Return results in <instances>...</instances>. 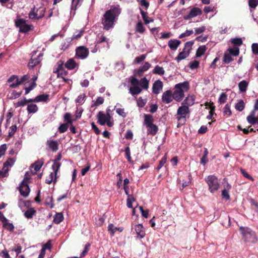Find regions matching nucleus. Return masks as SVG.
I'll return each instance as SVG.
<instances>
[{
  "label": "nucleus",
  "mask_w": 258,
  "mask_h": 258,
  "mask_svg": "<svg viewBox=\"0 0 258 258\" xmlns=\"http://www.w3.org/2000/svg\"><path fill=\"white\" fill-rule=\"evenodd\" d=\"M120 13L121 10L118 6L112 7L110 10L106 11L102 19L103 29L107 31L112 29Z\"/></svg>",
  "instance_id": "f257e3e1"
},
{
  "label": "nucleus",
  "mask_w": 258,
  "mask_h": 258,
  "mask_svg": "<svg viewBox=\"0 0 258 258\" xmlns=\"http://www.w3.org/2000/svg\"><path fill=\"white\" fill-rule=\"evenodd\" d=\"M175 90L173 92V95L174 99L179 102L183 99L184 97V93L186 92L189 89V84L187 81L177 84L174 87Z\"/></svg>",
  "instance_id": "f03ea898"
},
{
  "label": "nucleus",
  "mask_w": 258,
  "mask_h": 258,
  "mask_svg": "<svg viewBox=\"0 0 258 258\" xmlns=\"http://www.w3.org/2000/svg\"><path fill=\"white\" fill-rule=\"evenodd\" d=\"M144 123L147 128L148 134L154 136L156 134L158 131V126L153 123L154 119L152 115L144 114Z\"/></svg>",
  "instance_id": "7ed1b4c3"
},
{
  "label": "nucleus",
  "mask_w": 258,
  "mask_h": 258,
  "mask_svg": "<svg viewBox=\"0 0 258 258\" xmlns=\"http://www.w3.org/2000/svg\"><path fill=\"white\" fill-rule=\"evenodd\" d=\"M189 107L187 105H182L177 109L176 119L183 124L185 123L186 116L189 114Z\"/></svg>",
  "instance_id": "20e7f679"
},
{
  "label": "nucleus",
  "mask_w": 258,
  "mask_h": 258,
  "mask_svg": "<svg viewBox=\"0 0 258 258\" xmlns=\"http://www.w3.org/2000/svg\"><path fill=\"white\" fill-rule=\"evenodd\" d=\"M30 79V77L28 75H25L20 79L19 78L17 75H12L8 80V83H11L15 81V83H13L9 85L10 88H15L26 81H28Z\"/></svg>",
  "instance_id": "39448f33"
},
{
  "label": "nucleus",
  "mask_w": 258,
  "mask_h": 258,
  "mask_svg": "<svg viewBox=\"0 0 258 258\" xmlns=\"http://www.w3.org/2000/svg\"><path fill=\"white\" fill-rule=\"evenodd\" d=\"M209 186V189L210 192L214 193L219 189V183L218 178L213 175H209L205 178Z\"/></svg>",
  "instance_id": "423d86ee"
},
{
  "label": "nucleus",
  "mask_w": 258,
  "mask_h": 258,
  "mask_svg": "<svg viewBox=\"0 0 258 258\" xmlns=\"http://www.w3.org/2000/svg\"><path fill=\"white\" fill-rule=\"evenodd\" d=\"M130 82L132 86L129 89V92L133 96L139 94L142 92V89L139 86V81L136 77L131 76Z\"/></svg>",
  "instance_id": "0eeeda50"
},
{
  "label": "nucleus",
  "mask_w": 258,
  "mask_h": 258,
  "mask_svg": "<svg viewBox=\"0 0 258 258\" xmlns=\"http://www.w3.org/2000/svg\"><path fill=\"white\" fill-rule=\"evenodd\" d=\"M193 44L192 41H188L185 43L183 50L180 52L175 58V60L177 62H179L180 60L185 59L189 55L190 50L191 49Z\"/></svg>",
  "instance_id": "6e6552de"
},
{
  "label": "nucleus",
  "mask_w": 258,
  "mask_h": 258,
  "mask_svg": "<svg viewBox=\"0 0 258 258\" xmlns=\"http://www.w3.org/2000/svg\"><path fill=\"white\" fill-rule=\"evenodd\" d=\"M240 230L246 240L252 242H255L256 241L255 233L250 229L247 227H240Z\"/></svg>",
  "instance_id": "1a4fd4ad"
},
{
  "label": "nucleus",
  "mask_w": 258,
  "mask_h": 258,
  "mask_svg": "<svg viewBox=\"0 0 258 258\" xmlns=\"http://www.w3.org/2000/svg\"><path fill=\"white\" fill-rule=\"evenodd\" d=\"M45 12V8L44 7H40L35 10V9L32 10L29 13V17L31 19H39L43 17Z\"/></svg>",
  "instance_id": "9d476101"
},
{
  "label": "nucleus",
  "mask_w": 258,
  "mask_h": 258,
  "mask_svg": "<svg viewBox=\"0 0 258 258\" xmlns=\"http://www.w3.org/2000/svg\"><path fill=\"white\" fill-rule=\"evenodd\" d=\"M29 180V178L28 177H25L23 181L21 182L19 187V191L21 195L25 198L28 196L30 192V188L28 184Z\"/></svg>",
  "instance_id": "9b49d317"
},
{
  "label": "nucleus",
  "mask_w": 258,
  "mask_h": 258,
  "mask_svg": "<svg viewBox=\"0 0 258 258\" xmlns=\"http://www.w3.org/2000/svg\"><path fill=\"white\" fill-rule=\"evenodd\" d=\"M16 25L20 29V31L23 33H26L29 31L32 25L26 24V21L23 19H19L16 22Z\"/></svg>",
  "instance_id": "f8f14e48"
},
{
  "label": "nucleus",
  "mask_w": 258,
  "mask_h": 258,
  "mask_svg": "<svg viewBox=\"0 0 258 258\" xmlns=\"http://www.w3.org/2000/svg\"><path fill=\"white\" fill-rule=\"evenodd\" d=\"M110 110L106 111V114L99 111L97 114L98 122L101 125H104L108 119H111V116L109 113Z\"/></svg>",
  "instance_id": "ddd939ff"
},
{
  "label": "nucleus",
  "mask_w": 258,
  "mask_h": 258,
  "mask_svg": "<svg viewBox=\"0 0 258 258\" xmlns=\"http://www.w3.org/2000/svg\"><path fill=\"white\" fill-rule=\"evenodd\" d=\"M88 54V49L84 46H80L76 49V55L80 58L84 59L86 58Z\"/></svg>",
  "instance_id": "4468645a"
},
{
  "label": "nucleus",
  "mask_w": 258,
  "mask_h": 258,
  "mask_svg": "<svg viewBox=\"0 0 258 258\" xmlns=\"http://www.w3.org/2000/svg\"><path fill=\"white\" fill-rule=\"evenodd\" d=\"M173 99V94L170 90H167L162 94V100L165 103L168 104L170 103Z\"/></svg>",
  "instance_id": "2eb2a0df"
},
{
  "label": "nucleus",
  "mask_w": 258,
  "mask_h": 258,
  "mask_svg": "<svg viewBox=\"0 0 258 258\" xmlns=\"http://www.w3.org/2000/svg\"><path fill=\"white\" fill-rule=\"evenodd\" d=\"M202 14V11L198 8H194L190 11L188 15L184 17V19L188 20Z\"/></svg>",
  "instance_id": "dca6fc26"
},
{
  "label": "nucleus",
  "mask_w": 258,
  "mask_h": 258,
  "mask_svg": "<svg viewBox=\"0 0 258 258\" xmlns=\"http://www.w3.org/2000/svg\"><path fill=\"white\" fill-rule=\"evenodd\" d=\"M163 83L162 81L158 80L154 82L153 85V92L155 94H158L160 91L162 90Z\"/></svg>",
  "instance_id": "f3484780"
},
{
  "label": "nucleus",
  "mask_w": 258,
  "mask_h": 258,
  "mask_svg": "<svg viewBox=\"0 0 258 258\" xmlns=\"http://www.w3.org/2000/svg\"><path fill=\"white\" fill-rule=\"evenodd\" d=\"M43 164V161L42 160H37L31 166V172L35 174L36 172L40 170Z\"/></svg>",
  "instance_id": "a211bd4d"
},
{
  "label": "nucleus",
  "mask_w": 258,
  "mask_h": 258,
  "mask_svg": "<svg viewBox=\"0 0 258 258\" xmlns=\"http://www.w3.org/2000/svg\"><path fill=\"white\" fill-rule=\"evenodd\" d=\"M136 233L138 237L140 238H143L145 236V232L144 230V227L142 224H139L136 225L135 227Z\"/></svg>",
  "instance_id": "6ab92c4d"
},
{
  "label": "nucleus",
  "mask_w": 258,
  "mask_h": 258,
  "mask_svg": "<svg viewBox=\"0 0 258 258\" xmlns=\"http://www.w3.org/2000/svg\"><path fill=\"white\" fill-rule=\"evenodd\" d=\"M181 43L180 40L177 39H170L168 43V45L172 50H175Z\"/></svg>",
  "instance_id": "aec40b11"
},
{
  "label": "nucleus",
  "mask_w": 258,
  "mask_h": 258,
  "mask_svg": "<svg viewBox=\"0 0 258 258\" xmlns=\"http://www.w3.org/2000/svg\"><path fill=\"white\" fill-rule=\"evenodd\" d=\"M42 56V54H39L38 57L36 58H31L30 62L28 63V67L29 69L33 68L35 66L38 64L41 60V57Z\"/></svg>",
  "instance_id": "412c9836"
},
{
  "label": "nucleus",
  "mask_w": 258,
  "mask_h": 258,
  "mask_svg": "<svg viewBox=\"0 0 258 258\" xmlns=\"http://www.w3.org/2000/svg\"><path fill=\"white\" fill-rule=\"evenodd\" d=\"M151 67L150 64L148 62H146L137 71L136 74L139 76H141L144 72L147 71Z\"/></svg>",
  "instance_id": "4be33fe9"
},
{
  "label": "nucleus",
  "mask_w": 258,
  "mask_h": 258,
  "mask_svg": "<svg viewBox=\"0 0 258 258\" xmlns=\"http://www.w3.org/2000/svg\"><path fill=\"white\" fill-rule=\"evenodd\" d=\"M47 145L53 151L55 152L58 150V144L56 141L48 140L47 141Z\"/></svg>",
  "instance_id": "5701e85b"
},
{
  "label": "nucleus",
  "mask_w": 258,
  "mask_h": 258,
  "mask_svg": "<svg viewBox=\"0 0 258 258\" xmlns=\"http://www.w3.org/2000/svg\"><path fill=\"white\" fill-rule=\"evenodd\" d=\"M195 102V97L194 96H188L182 103V105H187L188 107L192 105Z\"/></svg>",
  "instance_id": "b1692460"
},
{
  "label": "nucleus",
  "mask_w": 258,
  "mask_h": 258,
  "mask_svg": "<svg viewBox=\"0 0 258 258\" xmlns=\"http://www.w3.org/2000/svg\"><path fill=\"white\" fill-rule=\"evenodd\" d=\"M60 166H61L60 163L53 162V165L52 166V169L54 172L53 174H54V182H55L56 181V178H57L56 175H57V172L58 171V170L60 168Z\"/></svg>",
  "instance_id": "393cba45"
},
{
  "label": "nucleus",
  "mask_w": 258,
  "mask_h": 258,
  "mask_svg": "<svg viewBox=\"0 0 258 258\" xmlns=\"http://www.w3.org/2000/svg\"><path fill=\"white\" fill-rule=\"evenodd\" d=\"M247 122L252 125H254L256 123V117H255V113L254 111H252L251 112L250 114L247 116L246 118Z\"/></svg>",
  "instance_id": "a878e982"
},
{
  "label": "nucleus",
  "mask_w": 258,
  "mask_h": 258,
  "mask_svg": "<svg viewBox=\"0 0 258 258\" xmlns=\"http://www.w3.org/2000/svg\"><path fill=\"white\" fill-rule=\"evenodd\" d=\"M248 85V83L245 81L243 80L240 82L238 84V87L240 92H245L247 90Z\"/></svg>",
  "instance_id": "bb28decb"
},
{
  "label": "nucleus",
  "mask_w": 258,
  "mask_h": 258,
  "mask_svg": "<svg viewBox=\"0 0 258 258\" xmlns=\"http://www.w3.org/2000/svg\"><path fill=\"white\" fill-rule=\"evenodd\" d=\"M49 95L47 94H41L38 95L34 98L36 102H46L48 100Z\"/></svg>",
  "instance_id": "cd10ccee"
},
{
  "label": "nucleus",
  "mask_w": 258,
  "mask_h": 258,
  "mask_svg": "<svg viewBox=\"0 0 258 258\" xmlns=\"http://www.w3.org/2000/svg\"><path fill=\"white\" fill-rule=\"evenodd\" d=\"M63 63L62 61H58L54 67L53 72L54 73L57 74L59 72L63 71Z\"/></svg>",
  "instance_id": "c85d7f7f"
},
{
  "label": "nucleus",
  "mask_w": 258,
  "mask_h": 258,
  "mask_svg": "<svg viewBox=\"0 0 258 258\" xmlns=\"http://www.w3.org/2000/svg\"><path fill=\"white\" fill-rule=\"evenodd\" d=\"M140 12L145 24H147L150 22H153V19L148 16L147 12H144L142 10H140Z\"/></svg>",
  "instance_id": "c756f323"
},
{
  "label": "nucleus",
  "mask_w": 258,
  "mask_h": 258,
  "mask_svg": "<svg viewBox=\"0 0 258 258\" xmlns=\"http://www.w3.org/2000/svg\"><path fill=\"white\" fill-rule=\"evenodd\" d=\"M231 188V185L229 184H227V189H224L222 191V197L223 199L229 200L230 199V196L229 195V190Z\"/></svg>",
  "instance_id": "7c9ffc66"
},
{
  "label": "nucleus",
  "mask_w": 258,
  "mask_h": 258,
  "mask_svg": "<svg viewBox=\"0 0 258 258\" xmlns=\"http://www.w3.org/2000/svg\"><path fill=\"white\" fill-rule=\"evenodd\" d=\"M27 110L29 113H34L38 111V107L35 104H30L28 105Z\"/></svg>",
  "instance_id": "2f4dec72"
},
{
  "label": "nucleus",
  "mask_w": 258,
  "mask_h": 258,
  "mask_svg": "<svg viewBox=\"0 0 258 258\" xmlns=\"http://www.w3.org/2000/svg\"><path fill=\"white\" fill-rule=\"evenodd\" d=\"M139 85L142 88L147 90L149 87V81L146 77H144L139 81Z\"/></svg>",
  "instance_id": "473e14b6"
},
{
  "label": "nucleus",
  "mask_w": 258,
  "mask_h": 258,
  "mask_svg": "<svg viewBox=\"0 0 258 258\" xmlns=\"http://www.w3.org/2000/svg\"><path fill=\"white\" fill-rule=\"evenodd\" d=\"M108 230L111 233V234L112 235H113L115 232L116 231V230H118L120 232H121L122 230H123V229L122 228H121V227H115L113 224H110L109 225H108Z\"/></svg>",
  "instance_id": "72a5a7b5"
},
{
  "label": "nucleus",
  "mask_w": 258,
  "mask_h": 258,
  "mask_svg": "<svg viewBox=\"0 0 258 258\" xmlns=\"http://www.w3.org/2000/svg\"><path fill=\"white\" fill-rule=\"evenodd\" d=\"M63 220V216L61 213L55 214L53 218V222L56 224L60 223Z\"/></svg>",
  "instance_id": "f704fd0d"
},
{
  "label": "nucleus",
  "mask_w": 258,
  "mask_h": 258,
  "mask_svg": "<svg viewBox=\"0 0 258 258\" xmlns=\"http://www.w3.org/2000/svg\"><path fill=\"white\" fill-rule=\"evenodd\" d=\"M76 66V63L75 62V61L72 59H70L67 62L65 63V67L67 68L69 70H72L74 69Z\"/></svg>",
  "instance_id": "c9c22d12"
},
{
  "label": "nucleus",
  "mask_w": 258,
  "mask_h": 258,
  "mask_svg": "<svg viewBox=\"0 0 258 258\" xmlns=\"http://www.w3.org/2000/svg\"><path fill=\"white\" fill-rule=\"evenodd\" d=\"M153 73L155 74H158L160 75H162L164 74L165 71L164 70L163 68L159 66H156L154 69L153 71Z\"/></svg>",
  "instance_id": "e433bc0d"
},
{
  "label": "nucleus",
  "mask_w": 258,
  "mask_h": 258,
  "mask_svg": "<svg viewBox=\"0 0 258 258\" xmlns=\"http://www.w3.org/2000/svg\"><path fill=\"white\" fill-rule=\"evenodd\" d=\"M3 226L5 229L10 231H13L14 229L13 224L12 223L9 222L8 220L7 222L4 223L3 224Z\"/></svg>",
  "instance_id": "4c0bfd02"
},
{
  "label": "nucleus",
  "mask_w": 258,
  "mask_h": 258,
  "mask_svg": "<svg viewBox=\"0 0 258 258\" xmlns=\"http://www.w3.org/2000/svg\"><path fill=\"white\" fill-rule=\"evenodd\" d=\"M9 169V167H7L4 164L3 169L0 171V177L7 176Z\"/></svg>",
  "instance_id": "58836bf2"
},
{
  "label": "nucleus",
  "mask_w": 258,
  "mask_h": 258,
  "mask_svg": "<svg viewBox=\"0 0 258 258\" xmlns=\"http://www.w3.org/2000/svg\"><path fill=\"white\" fill-rule=\"evenodd\" d=\"M206 51V47L205 46L202 45V46H200L197 51V53H196L197 56V57L201 56L202 55H203L204 54V53Z\"/></svg>",
  "instance_id": "ea45409f"
},
{
  "label": "nucleus",
  "mask_w": 258,
  "mask_h": 258,
  "mask_svg": "<svg viewBox=\"0 0 258 258\" xmlns=\"http://www.w3.org/2000/svg\"><path fill=\"white\" fill-rule=\"evenodd\" d=\"M245 107L244 103L243 100H240L235 105V109L239 111H242Z\"/></svg>",
  "instance_id": "a19ab883"
},
{
  "label": "nucleus",
  "mask_w": 258,
  "mask_h": 258,
  "mask_svg": "<svg viewBox=\"0 0 258 258\" xmlns=\"http://www.w3.org/2000/svg\"><path fill=\"white\" fill-rule=\"evenodd\" d=\"M35 212L36 211L33 209H29L25 212L24 215L28 219L32 218Z\"/></svg>",
  "instance_id": "79ce46f5"
},
{
  "label": "nucleus",
  "mask_w": 258,
  "mask_h": 258,
  "mask_svg": "<svg viewBox=\"0 0 258 258\" xmlns=\"http://www.w3.org/2000/svg\"><path fill=\"white\" fill-rule=\"evenodd\" d=\"M124 151H125V157H126L128 162H129L130 163H133V161L132 160V158L131 156V152H130V147L128 146L126 147Z\"/></svg>",
  "instance_id": "37998d69"
},
{
  "label": "nucleus",
  "mask_w": 258,
  "mask_h": 258,
  "mask_svg": "<svg viewBox=\"0 0 258 258\" xmlns=\"http://www.w3.org/2000/svg\"><path fill=\"white\" fill-rule=\"evenodd\" d=\"M69 125L70 124H69L68 123H67L61 124L58 127V132L60 133H64L68 129Z\"/></svg>",
  "instance_id": "c03bdc74"
},
{
  "label": "nucleus",
  "mask_w": 258,
  "mask_h": 258,
  "mask_svg": "<svg viewBox=\"0 0 258 258\" xmlns=\"http://www.w3.org/2000/svg\"><path fill=\"white\" fill-rule=\"evenodd\" d=\"M232 60H233V59L232 58L231 54L230 53H226L224 54V55L223 57V61L225 63H229Z\"/></svg>",
  "instance_id": "a18cd8bd"
},
{
  "label": "nucleus",
  "mask_w": 258,
  "mask_h": 258,
  "mask_svg": "<svg viewBox=\"0 0 258 258\" xmlns=\"http://www.w3.org/2000/svg\"><path fill=\"white\" fill-rule=\"evenodd\" d=\"M15 161L16 160L14 158H10L8 159L4 164L7 167H9V168H10L14 165Z\"/></svg>",
  "instance_id": "49530a36"
},
{
  "label": "nucleus",
  "mask_w": 258,
  "mask_h": 258,
  "mask_svg": "<svg viewBox=\"0 0 258 258\" xmlns=\"http://www.w3.org/2000/svg\"><path fill=\"white\" fill-rule=\"evenodd\" d=\"M135 201V199L133 195H128L127 199V207L128 208H132L133 205L132 203Z\"/></svg>",
  "instance_id": "de8ad7c7"
},
{
  "label": "nucleus",
  "mask_w": 258,
  "mask_h": 258,
  "mask_svg": "<svg viewBox=\"0 0 258 258\" xmlns=\"http://www.w3.org/2000/svg\"><path fill=\"white\" fill-rule=\"evenodd\" d=\"M52 197L48 195L47 197L45 199V204L48 206H49L51 209L53 208V204H52Z\"/></svg>",
  "instance_id": "09e8293b"
},
{
  "label": "nucleus",
  "mask_w": 258,
  "mask_h": 258,
  "mask_svg": "<svg viewBox=\"0 0 258 258\" xmlns=\"http://www.w3.org/2000/svg\"><path fill=\"white\" fill-rule=\"evenodd\" d=\"M229 52L233 56H237L239 54V49L237 47H233L228 49Z\"/></svg>",
  "instance_id": "8fccbe9b"
},
{
  "label": "nucleus",
  "mask_w": 258,
  "mask_h": 258,
  "mask_svg": "<svg viewBox=\"0 0 258 258\" xmlns=\"http://www.w3.org/2000/svg\"><path fill=\"white\" fill-rule=\"evenodd\" d=\"M136 31L140 33H142L145 31V28L142 22H138L137 24Z\"/></svg>",
  "instance_id": "3c124183"
},
{
  "label": "nucleus",
  "mask_w": 258,
  "mask_h": 258,
  "mask_svg": "<svg viewBox=\"0 0 258 258\" xmlns=\"http://www.w3.org/2000/svg\"><path fill=\"white\" fill-rule=\"evenodd\" d=\"M64 121H66L67 123L69 124H72L73 123V120L71 119V115L69 113H65L64 115Z\"/></svg>",
  "instance_id": "603ef678"
},
{
  "label": "nucleus",
  "mask_w": 258,
  "mask_h": 258,
  "mask_svg": "<svg viewBox=\"0 0 258 258\" xmlns=\"http://www.w3.org/2000/svg\"><path fill=\"white\" fill-rule=\"evenodd\" d=\"M223 114L224 115H227L228 116L231 114L230 106L228 104L225 105L224 108Z\"/></svg>",
  "instance_id": "864d4df0"
},
{
  "label": "nucleus",
  "mask_w": 258,
  "mask_h": 258,
  "mask_svg": "<svg viewBox=\"0 0 258 258\" xmlns=\"http://www.w3.org/2000/svg\"><path fill=\"white\" fill-rule=\"evenodd\" d=\"M226 100H227V95L225 93H222L219 98V99H218V102L220 103V104H223V103H224L226 101Z\"/></svg>",
  "instance_id": "5fc2aeb1"
},
{
  "label": "nucleus",
  "mask_w": 258,
  "mask_h": 258,
  "mask_svg": "<svg viewBox=\"0 0 258 258\" xmlns=\"http://www.w3.org/2000/svg\"><path fill=\"white\" fill-rule=\"evenodd\" d=\"M192 33H193V31L192 30H187L185 31V32L181 34L179 36V38L181 39L183 37L189 36L191 35Z\"/></svg>",
  "instance_id": "6e6d98bb"
},
{
  "label": "nucleus",
  "mask_w": 258,
  "mask_h": 258,
  "mask_svg": "<svg viewBox=\"0 0 258 258\" xmlns=\"http://www.w3.org/2000/svg\"><path fill=\"white\" fill-rule=\"evenodd\" d=\"M166 160H167V158L166 157V155H165V156L160 161L159 165H158V166L157 167V169L158 170H160L163 167V166L166 163Z\"/></svg>",
  "instance_id": "4d7b16f0"
},
{
  "label": "nucleus",
  "mask_w": 258,
  "mask_h": 258,
  "mask_svg": "<svg viewBox=\"0 0 258 258\" xmlns=\"http://www.w3.org/2000/svg\"><path fill=\"white\" fill-rule=\"evenodd\" d=\"M36 83H31L29 87H25V94H28L30 91L32 90L36 87Z\"/></svg>",
  "instance_id": "13d9d810"
},
{
  "label": "nucleus",
  "mask_w": 258,
  "mask_h": 258,
  "mask_svg": "<svg viewBox=\"0 0 258 258\" xmlns=\"http://www.w3.org/2000/svg\"><path fill=\"white\" fill-rule=\"evenodd\" d=\"M86 97V95L84 94L80 95L77 98L76 100V102L79 104H82L84 101V99Z\"/></svg>",
  "instance_id": "bf43d9fd"
},
{
  "label": "nucleus",
  "mask_w": 258,
  "mask_h": 258,
  "mask_svg": "<svg viewBox=\"0 0 258 258\" xmlns=\"http://www.w3.org/2000/svg\"><path fill=\"white\" fill-rule=\"evenodd\" d=\"M248 5L250 8L255 9L258 5V0H249Z\"/></svg>",
  "instance_id": "052dcab7"
},
{
  "label": "nucleus",
  "mask_w": 258,
  "mask_h": 258,
  "mask_svg": "<svg viewBox=\"0 0 258 258\" xmlns=\"http://www.w3.org/2000/svg\"><path fill=\"white\" fill-rule=\"evenodd\" d=\"M231 42L234 45H236L237 46H240L242 43V41L241 38H234L231 39Z\"/></svg>",
  "instance_id": "680f3d73"
},
{
  "label": "nucleus",
  "mask_w": 258,
  "mask_h": 258,
  "mask_svg": "<svg viewBox=\"0 0 258 258\" xmlns=\"http://www.w3.org/2000/svg\"><path fill=\"white\" fill-rule=\"evenodd\" d=\"M54 174L53 172H51L49 176L46 179V183L48 184H50L52 181L54 182Z\"/></svg>",
  "instance_id": "e2e57ef3"
},
{
  "label": "nucleus",
  "mask_w": 258,
  "mask_h": 258,
  "mask_svg": "<svg viewBox=\"0 0 258 258\" xmlns=\"http://www.w3.org/2000/svg\"><path fill=\"white\" fill-rule=\"evenodd\" d=\"M146 54H142V55H141L139 57H137L135 58V59L134 60V62L137 63H139L141 61H143L146 58Z\"/></svg>",
  "instance_id": "0e129e2a"
},
{
  "label": "nucleus",
  "mask_w": 258,
  "mask_h": 258,
  "mask_svg": "<svg viewBox=\"0 0 258 258\" xmlns=\"http://www.w3.org/2000/svg\"><path fill=\"white\" fill-rule=\"evenodd\" d=\"M16 130L17 126L16 125H12L10 128L9 137H11L12 136H13L16 132Z\"/></svg>",
  "instance_id": "69168bd1"
},
{
  "label": "nucleus",
  "mask_w": 258,
  "mask_h": 258,
  "mask_svg": "<svg viewBox=\"0 0 258 258\" xmlns=\"http://www.w3.org/2000/svg\"><path fill=\"white\" fill-rule=\"evenodd\" d=\"M199 62L197 60H195L191 62L189 64L190 68L191 69H197L199 67Z\"/></svg>",
  "instance_id": "338daca9"
},
{
  "label": "nucleus",
  "mask_w": 258,
  "mask_h": 258,
  "mask_svg": "<svg viewBox=\"0 0 258 258\" xmlns=\"http://www.w3.org/2000/svg\"><path fill=\"white\" fill-rule=\"evenodd\" d=\"M252 52L255 54H258V43H253L251 46Z\"/></svg>",
  "instance_id": "774afa93"
}]
</instances>
